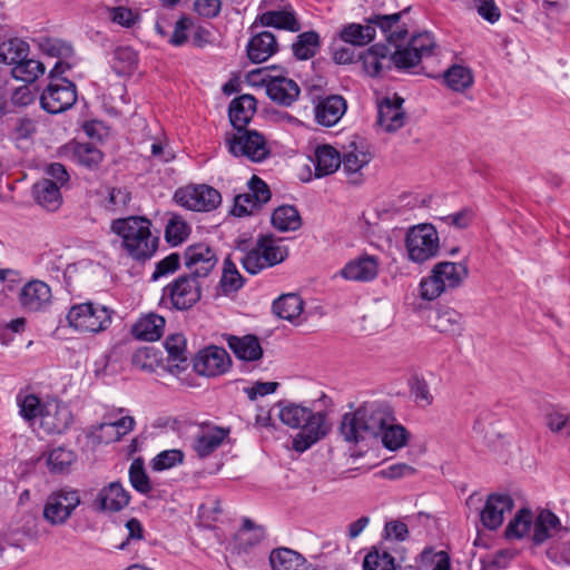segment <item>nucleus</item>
<instances>
[{"label":"nucleus","mask_w":570,"mask_h":570,"mask_svg":"<svg viewBox=\"0 0 570 570\" xmlns=\"http://www.w3.org/2000/svg\"><path fill=\"white\" fill-rule=\"evenodd\" d=\"M395 417L391 406L385 402H364L354 412L343 415L340 431L346 442H360L379 438L384 428Z\"/></svg>","instance_id":"obj_1"},{"label":"nucleus","mask_w":570,"mask_h":570,"mask_svg":"<svg viewBox=\"0 0 570 570\" xmlns=\"http://www.w3.org/2000/svg\"><path fill=\"white\" fill-rule=\"evenodd\" d=\"M279 419L289 428L301 429L293 439V449L301 453L308 450L330 431L324 412H313L311 409L295 403L283 405Z\"/></svg>","instance_id":"obj_2"},{"label":"nucleus","mask_w":570,"mask_h":570,"mask_svg":"<svg viewBox=\"0 0 570 570\" xmlns=\"http://www.w3.org/2000/svg\"><path fill=\"white\" fill-rule=\"evenodd\" d=\"M150 227L151 222L142 216L118 218L111 224L128 256L137 262L150 259L158 249L159 237L153 235Z\"/></svg>","instance_id":"obj_3"},{"label":"nucleus","mask_w":570,"mask_h":570,"mask_svg":"<svg viewBox=\"0 0 570 570\" xmlns=\"http://www.w3.org/2000/svg\"><path fill=\"white\" fill-rule=\"evenodd\" d=\"M282 238L272 234L259 235L256 245L240 258L244 269L256 275L267 267L281 264L288 256V249L281 244Z\"/></svg>","instance_id":"obj_4"},{"label":"nucleus","mask_w":570,"mask_h":570,"mask_svg":"<svg viewBox=\"0 0 570 570\" xmlns=\"http://www.w3.org/2000/svg\"><path fill=\"white\" fill-rule=\"evenodd\" d=\"M112 313L105 305L86 302L72 305L67 314V320L76 331L96 334L109 327Z\"/></svg>","instance_id":"obj_5"},{"label":"nucleus","mask_w":570,"mask_h":570,"mask_svg":"<svg viewBox=\"0 0 570 570\" xmlns=\"http://www.w3.org/2000/svg\"><path fill=\"white\" fill-rule=\"evenodd\" d=\"M225 142L233 156L246 157L253 163H262L271 155L265 137L254 129L228 131Z\"/></svg>","instance_id":"obj_6"},{"label":"nucleus","mask_w":570,"mask_h":570,"mask_svg":"<svg viewBox=\"0 0 570 570\" xmlns=\"http://www.w3.org/2000/svg\"><path fill=\"white\" fill-rule=\"evenodd\" d=\"M405 247L410 261L424 263L438 255L439 235L431 224H420L411 227L405 236Z\"/></svg>","instance_id":"obj_7"},{"label":"nucleus","mask_w":570,"mask_h":570,"mask_svg":"<svg viewBox=\"0 0 570 570\" xmlns=\"http://www.w3.org/2000/svg\"><path fill=\"white\" fill-rule=\"evenodd\" d=\"M168 298L173 308L188 311L202 298L200 281L189 274L178 276L163 289V299Z\"/></svg>","instance_id":"obj_8"},{"label":"nucleus","mask_w":570,"mask_h":570,"mask_svg":"<svg viewBox=\"0 0 570 570\" xmlns=\"http://www.w3.org/2000/svg\"><path fill=\"white\" fill-rule=\"evenodd\" d=\"M175 202L194 212H212L222 203L220 193L206 184L189 185L178 188L174 195Z\"/></svg>","instance_id":"obj_9"},{"label":"nucleus","mask_w":570,"mask_h":570,"mask_svg":"<svg viewBox=\"0 0 570 570\" xmlns=\"http://www.w3.org/2000/svg\"><path fill=\"white\" fill-rule=\"evenodd\" d=\"M80 502V495L77 490L60 489L47 498L43 507V518L51 525L63 524Z\"/></svg>","instance_id":"obj_10"},{"label":"nucleus","mask_w":570,"mask_h":570,"mask_svg":"<svg viewBox=\"0 0 570 570\" xmlns=\"http://www.w3.org/2000/svg\"><path fill=\"white\" fill-rule=\"evenodd\" d=\"M76 101L77 88L69 79H61V83L49 82L40 96L41 108L51 115L68 110Z\"/></svg>","instance_id":"obj_11"},{"label":"nucleus","mask_w":570,"mask_h":570,"mask_svg":"<svg viewBox=\"0 0 570 570\" xmlns=\"http://www.w3.org/2000/svg\"><path fill=\"white\" fill-rule=\"evenodd\" d=\"M217 262L215 250L206 243L191 244L184 252V265L197 279L207 277Z\"/></svg>","instance_id":"obj_12"},{"label":"nucleus","mask_w":570,"mask_h":570,"mask_svg":"<svg viewBox=\"0 0 570 570\" xmlns=\"http://www.w3.org/2000/svg\"><path fill=\"white\" fill-rule=\"evenodd\" d=\"M570 537V529L561 524L557 514L548 509L541 510L533 521L531 541L534 546H541L546 541L564 540Z\"/></svg>","instance_id":"obj_13"},{"label":"nucleus","mask_w":570,"mask_h":570,"mask_svg":"<svg viewBox=\"0 0 570 570\" xmlns=\"http://www.w3.org/2000/svg\"><path fill=\"white\" fill-rule=\"evenodd\" d=\"M232 365L227 351L210 345L199 351L194 358V370L203 376L215 377L226 373Z\"/></svg>","instance_id":"obj_14"},{"label":"nucleus","mask_w":570,"mask_h":570,"mask_svg":"<svg viewBox=\"0 0 570 570\" xmlns=\"http://www.w3.org/2000/svg\"><path fill=\"white\" fill-rule=\"evenodd\" d=\"M130 499V493L121 482L112 481L98 491L91 508L100 513H116L124 510L129 504Z\"/></svg>","instance_id":"obj_15"},{"label":"nucleus","mask_w":570,"mask_h":570,"mask_svg":"<svg viewBox=\"0 0 570 570\" xmlns=\"http://www.w3.org/2000/svg\"><path fill=\"white\" fill-rule=\"evenodd\" d=\"M404 99L396 94L384 97L377 104L376 124L386 132H395L405 125Z\"/></svg>","instance_id":"obj_16"},{"label":"nucleus","mask_w":570,"mask_h":570,"mask_svg":"<svg viewBox=\"0 0 570 570\" xmlns=\"http://www.w3.org/2000/svg\"><path fill=\"white\" fill-rule=\"evenodd\" d=\"M19 303L27 312H41L51 304V288L39 279L24 284L19 292Z\"/></svg>","instance_id":"obj_17"},{"label":"nucleus","mask_w":570,"mask_h":570,"mask_svg":"<svg viewBox=\"0 0 570 570\" xmlns=\"http://www.w3.org/2000/svg\"><path fill=\"white\" fill-rule=\"evenodd\" d=\"M379 269V258L373 255L363 254L347 262L340 271V275L347 281L367 283L377 277Z\"/></svg>","instance_id":"obj_18"},{"label":"nucleus","mask_w":570,"mask_h":570,"mask_svg":"<svg viewBox=\"0 0 570 570\" xmlns=\"http://www.w3.org/2000/svg\"><path fill=\"white\" fill-rule=\"evenodd\" d=\"M229 433L228 428L203 424L194 438L193 449L199 458H206L223 444Z\"/></svg>","instance_id":"obj_19"},{"label":"nucleus","mask_w":570,"mask_h":570,"mask_svg":"<svg viewBox=\"0 0 570 570\" xmlns=\"http://www.w3.org/2000/svg\"><path fill=\"white\" fill-rule=\"evenodd\" d=\"M513 500L508 494H490L480 513L482 524L489 530H497L503 523L504 513L511 511Z\"/></svg>","instance_id":"obj_20"},{"label":"nucleus","mask_w":570,"mask_h":570,"mask_svg":"<svg viewBox=\"0 0 570 570\" xmlns=\"http://www.w3.org/2000/svg\"><path fill=\"white\" fill-rule=\"evenodd\" d=\"M429 324L438 332L460 336L464 330L462 315L450 306H439L429 314Z\"/></svg>","instance_id":"obj_21"},{"label":"nucleus","mask_w":570,"mask_h":570,"mask_svg":"<svg viewBox=\"0 0 570 570\" xmlns=\"http://www.w3.org/2000/svg\"><path fill=\"white\" fill-rule=\"evenodd\" d=\"M257 26L272 27L291 32H297L301 29V24L289 4L285 6L282 10H268L258 14L249 28L250 32H254Z\"/></svg>","instance_id":"obj_22"},{"label":"nucleus","mask_w":570,"mask_h":570,"mask_svg":"<svg viewBox=\"0 0 570 570\" xmlns=\"http://www.w3.org/2000/svg\"><path fill=\"white\" fill-rule=\"evenodd\" d=\"M346 100L340 95H330L321 98L316 104L315 120L318 125L324 127H332L336 125L343 115L346 112Z\"/></svg>","instance_id":"obj_23"},{"label":"nucleus","mask_w":570,"mask_h":570,"mask_svg":"<svg viewBox=\"0 0 570 570\" xmlns=\"http://www.w3.org/2000/svg\"><path fill=\"white\" fill-rule=\"evenodd\" d=\"M299 94L301 89L293 79L273 77L266 81V95L282 107H291L298 99Z\"/></svg>","instance_id":"obj_24"},{"label":"nucleus","mask_w":570,"mask_h":570,"mask_svg":"<svg viewBox=\"0 0 570 570\" xmlns=\"http://www.w3.org/2000/svg\"><path fill=\"white\" fill-rule=\"evenodd\" d=\"M72 422V415L66 405L47 403L42 406L41 428L49 434H61Z\"/></svg>","instance_id":"obj_25"},{"label":"nucleus","mask_w":570,"mask_h":570,"mask_svg":"<svg viewBox=\"0 0 570 570\" xmlns=\"http://www.w3.org/2000/svg\"><path fill=\"white\" fill-rule=\"evenodd\" d=\"M257 109V100L253 95L244 94L234 98L228 106V118L234 131L247 129Z\"/></svg>","instance_id":"obj_26"},{"label":"nucleus","mask_w":570,"mask_h":570,"mask_svg":"<svg viewBox=\"0 0 570 570\" xmlns=\"http://www.w3.org/2000/svg\"><path fill=\"white\" fill-rule=\"evenodd\" d=\"M278 51V42L271 31H261L252 36L247 46V58L253 63H263Z\"/></svg>","instance_id":"obj_27"},{"label":"nucleus","mask_w":570,"mask_h":570,"mask_svg":"<svg viewBox=\"0 0 570 570\" xmlns=\"http://www.w3.org/2000/svg\"><path fill=\"white\" fill-rule=\"evenodd\" d=\"M223 337L237 358L247 362H255L263 357V348L256 335L247 334L240 337L232 334H224Z\"/></svg>","instance_id":"obj_28"},{"label":"nucleus","mask_w":570,"mask_h":570,"mask_svg":"<svg viewBox=\"0 0 570 570\" xmlns=\"http://www.w3.org/2000/svg\"><path fill=\"white\" fill-rule=\"evenodd\" d=\"M432 272L442 281L445 291L459 287L469 276V267L465 262H440L434 265Z\"/></svg>","instance_id":"obj_29"},{"label":"nucleus","mask_w":570,"mask_h":570,"mask_svg":"<svg viewBox=\"0 0 570 570\" xmlns=\"http://www.w3.org/2000/svg\"><path fill=\"white\" fill-rule=\"evenodd\" d=\"M273 570H311L306 559L298 552L288 548L274 549L269 554Z\"/></svg>","instance_id":"obj_30"},{"label":"nucleus","mask_w":570,"mask_h":570,"mask_svg":"<svg viewBox=\"0 0 570 570\" xmlns=\"http://www.w3.org/2000/svg\"><path fill=\"white\" fill-rule=\"evenodd\" d=\"M32 194L37 204L50 212L57 210L62 203L60 187L52 179L37 181Z\"/></svg>","instance_id":"obj_31"},{"label":"nucleus","mask_w":570,"mask_h":570,"mask_svg":"<svg viewBox=\"0 0 570 570\" xmlns=\"http://www.w3.org/2000/svg\"><path fill=\"white\" fill-rule=\"evenodd\" d=\"M315 177L321 178L335 173L341 166L340 153L330 145L317 146L312 158Z\"/></svg>","instance_id":"obj_32"},{"label":"nucleus","mask_w":570,"mask_h":570,"mask_svg":"<svg viewBox=\"0 0 570 570\" xmlns=\"http://www.w3.org/2000/svg\"><path fill=\"white\" fill-rule=\"evenodd\" d=\"M403 12H395L391 14H373L368 17L365 21L370 23L374 28L377 27L385 35L386 40L390 43L396 45V42L402 41L407 36L406 29H400L392 31L393 27L397 26Z\"/></svg>","instance_id":"obj_33"},{"label":"nucleus","mask_w":570,"mask_h":570,"mask_svg":"<svg viewBox=\"0 0 570 570\" xmlns=\"http://www.w3.org/2000/svg\"><path fill=\"white\" fill-rule=\"evenodd\" d=\"M165 318L157 314H149L139 318L132 326V335L146 342H154L161 337L165 327Z\"/></svg>","instance_id":"obj_34"},{"label":"nucleus","mask_w":570,"mask_h":570,"mask_svg":"<svg viewBox=\"0 0 570 570\" xmlns=\"http://www.w3.org/2000/svg\"><path fill=\"white\" fill-rule=\"evenodd\" d=\"M274 228L279 232L297 230L302 226V218L298 210L291 205L277 207L271 217Z\"/></svg>","instance_id":"obj_35"},{"label":"nucleus","mask_w":570,"mask_h":570,"mask_svg":"<svg viewBox=\"0 0 570 570\" xmlns=\"http://www.w3.org/2000/svg\"><path fill=\"white\" fill-rule=\"evenodd\" d=\"M321 47L320 35L314 31H305L296 37L292 45L293 55L298 60H308L316 55Z\"/></svg>","instance_id":"obj_36"},{"label":"nucleus","mask_w":570,"mask_h":570,"mask_svg":"<svg viewBox=\"0 0 570 570\" xmlns=\"http://www.w3.org/2000/svg\"><path fill=\"white\" fill-rule=\"evenodd\" d=\"M376 31L373 26L360 23L346 24L340 32V37L344 42L353 46L363 47L375 38Z\"/></svg>","instance_id":"obj_37"},{"label":"nucleus","mask_w":570,"mask_h":570,"mask_svg":"<svg viewBox=\"0 0 570 570\" xmlns=\"http://www.w3.org/2000/svg\"><path fill=\"white\" fill-rule=\"evenodd\" d=\"M29 53V45L18 38L10 39L0 45V63L18 66Z\"/></svg>","instance_id":"obj_38"},{"label":"nucleus","mask_w":570,"mask_h":570,"mask_svg":"<svg viewBox=\"0 0 570 570\" xmlns=\"http://www.w3.org/2000/svg\"><path fill=\"white\" fill-rule=\"evenodd\" d=\"M273 312L279 318L293 322L303 312V301L296 294L282 295L274 301Z\"/></svg>","instance_id":"obj_39"},{"label":"nucleus","mask_w":570,"mask_h":570,"mask_svg":"<svg viewBox=\"0 0 570 570\" xmlns=\"http://www.w3.org/2000/svg\"><path fill=\"white\" fill-rule=\"evenodd\" d=\"M363 570H396L395 559L382 546L372 547L363 560Z\"/></svg>","instance_id":"obj_40"},{"label":"nucleus","mask_w":570,"mask_h":570,"mask_svg":"<svg viewBox=\"0 0 570 570\" xmlns=\"http://www.w3.org/2000/svg\"><path fill=\"white\" fill-rule=\"evenodd\" d=\"M73 159L88 169H96L102 161L104 154L90 142H77L72 149Z\"/></svg>","instance_id":"obj_41"},{"label":"nucleus","mask_w":570,"mask_h":570,"mask_svg":"<svg viewBox=\"0 0 570 570\" xmlns=\"http://www.w3.org/2000/svg\"><path fill=\"white\" fill-rule=\"evenodd\" d=\"M444 81L453 91H464L473 85V75L468 67L453 65L443 75Z\"/></svg>","instance_id":"obj_42"},{"label":"nucleus","mask_w":570,"mask_h":570,"mask_svg":"<svg viewBox=\"0 0 570 570\" xmlns=\"http://www.w3.org/2000/svg\"><path fill=\"white\" fill-rule=\"evenodd\" d=\"M76 459L77 455L73 451L58 446L49 452L47 465L51 473H66Z\"/></svg>","instance_id":"obj_43"},{"label":"nucleus","mask_w":570,"mask_h":570,"mask_svg":"<svg viewBox=\"0 0 570 570\" xmlns=\"http://www.w3.org/2000/svg\"><path fill=\"white\" fill-rule=\"evenodd\" d=\"M45 71L46 67L41 61L26 57L21 63L12 67L11 75L18 80L31 83L42 76Z\"/></svg>","instance_id":"obj_44"},{"label":"nucleus","mask_w":570,"mask_h":570,"mask_svg":"<svg viewBox=\"0 0 570 570\" xmlns=\"http://www.w3.org/2000/svg\"><path fill=\"white\" fill-rule=\"evenodd\" d=\"M532 513L529 509H521L509 522L505 528V537L508 539H521L529 534L531 525L533 524Z\"/></svg>","instance_id":"obj_45"},{"label":"nucleus","mask_w":570,"mask_h":570,"mask_svg":"<svg viewBox=\"0 0 570 570\" xmlns=\"http://www.w3.org/2000/svg\"><path fill=\"white\" fill-rule=\"evenodd\" d=\"M129 482L131 487L140 494L148 495L151 490L150 479L145 470L144 460L135 459L129 466Z\"/></svg>","instance_id":"obj_46"},{"label":"nucleus","mask_w":570,"mask_h":570,"mask_svg":"<svg viewBox=\"0 0 570 570\" xmlns=\"http://www.w3.org/2000/svg\"><path fill=\"white\" fill-rule=\"evenodd\" d=\"M409 435L403 425L390 422L380 436H382V443L387 450L396 451L406 444Z\"/></svg>","instance_id":"obj_47"},{"label":"nucleus","mask_w":570,"mask_h":570,"mask_svg":"<svg viewBox=\"0 0 570 570\" xmlns=\"http://www.w3.org/2000/svg\"><path fill=\"white\" fill-rule=\"evenodd\" d=\"M190 234L189 225L177 215L170 217L165 228V239L171 246H177L185 242Z\"/></svg>","instance_id":"obj_48"},{"label":"nucleus","mask_w":570,"mask_h":570,"mask_svg":"<svg viewBox=\"0 0 570 570\" xmlns=\"http://www.w3.org/2000/svg\"><path fill=\"white\" fill-rule=\"evenodd\" d=\"M244 285V277L237 271L236 265L229 257L224 261V268L220 278V286L224 293L236 292Z\"/></svg>","instance_id":"obj_49"},{"label":"nucleus","mask_w":570,"mask_h":570,"mask_svg":"<svg viewBox=\"0 0 570 570\" xmlns=\"http://www.w3.org/2000/svg\"><path fill=\"white\" fill-rule=\"evenodd\" d=\"M370 160L371 155L368 153L355 149L343 154L341 165L347 176H355L360 174L361 169L367 165Z\"/></svg>","instance_id":"obj_50"},{"label":"nucleus","mask_w":570,"mask_h":570,"mask_svg":"<svg viewBox=\"0 0 570 570\" xmlns=\"http://www.w3.org/2000/svg\"><path fill=\"white\" fill-rule=\"evenodd\" d=\"M165 348L168 353V361L179 367L180 363L187 361L186 340L183 334H173L165 341Z\"/></svg>","instance_id":"obj_51"},{"label":"nucleus","mask_w":570,"mask_h":570,"mask_svg":"<svg viewBox=\"0 0 570 570\" xmlns=\"http://www.w3.org/2000/svg\"><path fill=\"white\" fill-rule=\"evenodd\" d=\"M396 50L391 53V61L397 69H411L417 66L421 61L419 55L407 43L401 48L397 43L395 45Z\"/></svg>","instance_id":"obj_52"},{"label":"nucleus","mask_w":570,"mask_h":570,"mask_svg":"<svg viewBox=\"0 0 570 570\" xmlns=\"http://www.w3.org/2000/svg\"><path fill=\"white\" fill-rule=\"evenodd\" d=\"M546 553L548 559L557 566L570 567V537L550 543Z\"/></svg>","instance_id":"obj_53"},{"label":"nucleus","mask_w":570,"mask_h":570,"mask_svg":"<svg viewBox=\"0 0 570 570\" xmlns=\"http://www.w3.org/2000/svg\"><path fill=\"white\" fill-rule=\"evenodd\" d=\"M184 453L180 450L171 449L165 450L158 453L151 460V468L154 471H164L174 468L177 464L183 463Z\"/></svg>","instance_id":"obj_54"},{"label":"nucleus","mask_w":570,"mask_h":570,"mask_svg":"<svg viewBox=\"0 0 570 570\" xmlns=\"http://www.w3.org/2000/svg\"><path fill=\"white\" fill-rule=\"evenodd\" d=\"M546 424L551 432L570 438V414L551 411L546 415Z\"/></svg>","instance_id":"obj_55"},{"label":"nucleus","mask_w":570,"mask_h":570,"mask_svg":"<svg viewBox=\"0 0 570 570\" xmlns=\"http://www.w3.org/2000/svg\"><path fill=\"white\" fill-rule=\"evenodd\" d=\"M41 49L47 56L59 59H68L73 55L71 45L60 39H46L41 43Z\"/></svg>","instance_id":"obj_56"},{"label":"nucleus","mask_w":570,"mask_h":570,"mask_svg":"<svg viewBox=\"0 0 570 570\" xmlns=\"http://www.w3.org/2000/svg\"><path fill=\"white\" fill-rule=\"evenodd\" d=\"M445 288L443 287V283L438 278L436 275L431 271V275L425 277L420 283V295L422 298L428 301H433L438 298Z\"/></svg>","instance_id":"obj_57"},{"label":"nucleus","mask_w":570,"mask_h":570,"mask_svg":"<svg viewBox=\"0 0 570 570\" xmlns=\"http://www.w3.org/2000/svg\"><path fill=\"white\" fill-rule=\"evenodd\" d=\"M20 407V415L27 420L32 421L36 417H41L42 415V406L45 404L40 403V400L33 395H26L22 400H18Z\"/></svg>","instance_id":"obj_58"},{"label":"nucleus","mask_w":570,"mask_h":570,"mask_svg":"<svg viewBox=\"0 0 570 570\" xmlns=\"http://www.w3.org/2000/svg\"><path fill=\"white\" fill-rule=\"evenodd\" d=\"M180 266V255L171 253L156 264L155 271L151 275V281H157L160 277L175 273Z\"/></svg>","instance_id":"obj_59"},{"label":"nucleus","mask_w":570,"mask_h":570,"mask_svg":"<svg viewBox=\"0 0 570 570\" xmlns=\"http://www.w3.org/2000/svg\"><path fill=\"white\" fill-rule=\"evenodd\" d=\"M250 196L256 200V204L262 206L269 202L272 197L268 185L258 176L253 175L247 183Z\"/></svg>","instance_id":"obj_60"},{"label":"nucleus","mask_w":570,"mask_h":570,"mask_svg":"<svg viewBox=\"0 0 570 570\" xmlns=\"http://www.w3.org/2000/svg\"><path fill=\"white\" fill-rule=\"evenodd\" d=\"M193 20L188 16H181L175 23L173 33L170 35L168 42L174 47H180L186 43L188 39L187 32L193 27Z\"/></svg>","instance_id":"obj_61"},{"label":"nucleus","mask_w":570,"mask_h":570,"mask_svg":"<svg viewBox=\"0 0 570 570\" xmlns=\"http://www.w3.org/2000/svg\"><path fill=\"white\" fill-rule=\"evenodd\" d=\"M261 204L250 196V191L235 196L234 207L232 214L237 217H243L253 214L255 209L261 208Z\"/></svg>","instance_id":"obj_62"},{"label":"nucleus","mask_w":570,"mask_h":570,"mask_svg":"<svg viewBox=\"0 0 570 570\" xmlns=\"http://www.w3.org/2000/svg\"><path fill=\"white\" fill-rule=\"evenodd\" d=\"M411 393L413 394L415 402L421 406H428L433 402L429 384L423 379L417 376L412 379Z\"/></svg>","instance_id":"obj_63"},{"label":"nucleus","mask_w":570,"mask_h":570,"mask_svg":"<svg viewBox=\"0 0 570 570\" xmlns=\"http://www.w3.org/2000/svg\"><path fill=\"white\" fill-rule=\"evenodd\" d=\"M409 45L414 49V51L419 55L422 60L423 57H429L432 55V51L435 47L434 40L432 36L428 32L420 33L414 36Z\"/></svg>","instance_id":"obj_64"}]
</instances>
